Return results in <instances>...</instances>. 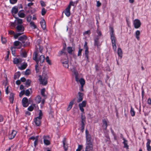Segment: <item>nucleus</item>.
Returning a JSON list of instances; mask_svg holds the SVG:
<instances>
[{
	"instance_id": "a211bd4d",
	"label": "nucleus",
	"mask_w": 151,
	"mask_h": 151,
	"mask_svg": "<svg viewBox=\"0 0 151 151\" xmlns=\"http://www.w3.org/2000/svg\"><path fill=\"white\" fill-rule=\"evenodd\" d=\"M70 8L69 6H68L64 11L65 14L68 17H69L70 15Z\"/></svg>"
},
{
	"instance_id": "338daca9",
	"label": "nucleus",
	"mask_w": 151,
	"mask_h": 151,
	"mask_svg": "<svg viewBox=\"0 0 151 151\" xmlns=\"http://www.w3.org/2000/svg\"><path fill=\"white\" fill-rule=\"evenodd\" d=\"M17 0H10V2L12 4H13L17 2Z\"/></svg>"
},
{
	"instance_id": "2f4dec72",
	"label": "nucleus",
	"mask_w": 151,
	"mask_h": 151,
	"mask_svg": "<svg viewBox=\"0 0 151 151\" xmlns=\"http://www.w3.org/2000/svg\"><path fill=\"white\" fill-rule=\"evenodd\" d=\"M41 98L40 96H37L35 98V100L36 103L39 104L41 101Z\"/></svg>"
},
{
	"instance_id": "7ed1b4c3",
	"label": "nucleus",
	"mask_w": 151,
	"mask_h": 151,
	"mask_svg": "<svg viewBox=\"0 0 151 151\" xmlns=\"http://www.w3.org/2000/svg\"><path fill=\"white\" fill-rule=\"evenodd\" d=\"M43 114L41 110L39 111V116L35 118L34 121L35 124L39 126H40L41 123V120L42 118Z\"/></svg>"
},
{
	"instance_id": "473e14b6",
	"label": "nucleus",
	"mask_w": 151,
	"mask_h": 151,
	"mask_svg": "<svg viewBox=\"0 0 151 151\" xmlns=\"http://www.w3.org/2000/svg\"><path fill=\"white\" fill-rule=\"evenodd\" d=\"M86 144H92L91 136L86 137Z\"/></svg>"
},
{
	"instance_id": "e2e57ef3",
	"label": "nucleus",
	"mask_w": 151,
	"mask_h": 151,
	"mask_svg": "<svg viewBox=\"0 0 151 151\" xmlns=\"http://www.w3.org/2000/svg\"><path fill=\"white\" fill-rule=\"evenodd\" d=\"M20 76V73L19 72H17L16 73L15 75V76H16V77L18 78Z\"/></svg>"
},
{
	"instance_id": "b1692460",
	"label": "nucleus",
	"mask_w": 151,
	"mask_h": 151,
	"mask_svg": "<svg viewBox=\"0 0 151 151\" xmlns=\"http://www.w3.org/2000/svg\"><path fill=\"white\" fill-rule=\"evenodd\" d=\"M85 113H81V124H85L86 122V117L84 115Z\"/></svg>"
},
{
	"instance_id": "5701e85b",
	"label": "nucleus",
	"mask_w": 151,
	"mask_h": 151,
	"mask_svg": "<svg viewBox=\"0 0 151 151\" xmlns=\"http://www.w3.org/2000/svg\"><path fill=\"white\" fill-rule=\"evenodd\" d=\"M63 148L65 151H66L68 149V145L66 144V139L64 138L63 141Z\"/></svg>"
},
{
	"instance_id": "72a5a7b5",
	"label": "nucleus",
	"mask_w": 151,
	"mask_h": 151,
	"mask_svg": "<svg viewBox=\"0 0 151 151\" xmlns=\"http://www.w3.org/2000/svg\"><path fill=\"white\" fill-rule=\"evenodd\" d=\"M37 59L41 63H42L45 60V56L43 55H41L40 56L39 58Z\"/></svg>"
},
{
	"instance_id": "e433bc0d",
	"label": "nucleus",
	"mask_w": 151,
	"mask_h": 151,
	"mask_svg": "<svg viewBox=\"0 0 151 151\" xmlns=\"http://www.w3.org/2000/svg\"><path fill=\"white\" fill-rule=\"evenodd\" d=\"M67 50L68 52L70 54H72V52L73 51L72 47H67Z\"/></svg>"
},
{
	"instance_id": "6e6d98bb",
	"label": "nucleus",
	"mask_w": 151,
	"mask_h": 151,
	"mask_svg": "<svg viewBox=\"0 0 151 151\" xmlns=\"http://www.w3.org/2000/svg\"><path fill=\"white\" fill-rule=\"evenodd\" d=\"M46 10L45 9V8H42L41 11V14L42 15H44L46 13Z\"/></svg>"
},
{
	"instance_id": "c9c22d12",
	"label": "nucleus",
	"mask_w": 151,
	"mask_h": 151,
	"mask_svg": "<svg viewBox=\"0 0 151 151\" xmlns=\"http://www.w3.org/2000/svg\"><path fill=\"white\" fill-rule=\"evenodd\" d=\"M140 34V32L139 31L137 30L136 31V32H135L136 37L138 40H139L140 39L139 36Z\"/></svg>"
},
{
	"instance_id": "423d86ee",
	"label": "nucleus",
	"mask_w": 151,
	"mask_h": 151,
	"mask_svg": "<svg viewBox=\"0 0 151 151\" xmlns=\"http://www.w3.org/2000/svg\"><path fill=\"white\" fill-rule=\"evenodd\" d=\"M133 24L135 28L138 29L140 27L141 23L139 19H135L134 21Z\"/></svg>"
},
{
	"instance_id": "774afa93",
	"label": "nucleus",
	"mask_w": 151,
	"mask_h": 151,
	"mask_svg": "<svg viewBox=\"0 0 151 151\" xmlns=\"http://www.w3.org/2000/svg\"><path fill=\"white\" fill-rule=\"evenodd\" d=\"M147 102L148 104L150 105L151 104V99L150 98H149L147 100Z\"/></svg>"
},
{
	"instance_id": "3c124183",
	"label": "nucleus",
	"mask_w": 151,
	"mask_h": 151,
	"mask_svg": "<svg viewBox=\"0 0 151 151\" xmlns=\"http://www.w3.org/2000/svg\"><path fill=\"white\" fill-rule=\"evenodd\" d=\"M45 60L46 62L49 65L51 64L50 60H49V58L48 56H47L45 58Z\"/></svg>"
},
{
	"instance_id": "c756f323",
	"label": "nucleus",
	"mask_w": 151,
	"mask_h": 151,
	"mask_svg": "<svg viewBox=\"0 0 151 151\" xmlns=\"http://www.w3.org/2000/svg\"><path fill=\"white\" fill-rule=\"evenodd\" d=\"M23 10H22L18 12V15L19 17L23 18L25 17V15L23 12Z\"/></svg>"
},
{
	"instance_id": "f3484780",
	"label": "nucleus",
	"mask_w": 151,
	"mask_h": 151,
	"mask_svg": "<svg viewBox=\"0 0 151 151\" xmlns=\"http://www.w3.org/2000/svg\"><path fill=\"white\" fill-rule=\"evenodd\" d=\"M147 142L146 143L147 150V151H151V147L150 145L151 143V140L149 139H147Z\"/></svg>"
},
{
	"instance_id": "f8f14e48",
	"label": "nucleus",
	"mask_w": 151,
	"mask_h": 151,
	"mask_svg": "<svg viewBox=\"0 0 151 151\" xmlns=\"http://www.w3.org/2000/svg\"><path fill=\"white\" fill-rule=\"evenodd\" d=\"M93 149V145L92 144H86L85 151H91Z\"/></svg>"
},
{
	"instance_id": "13d9d810",
	"label": "nucleus",
	"mask_w": 151,
	"mask_h": 151,
	"mask_svg": "<svg viewBox=\"0 0 151 151\" xmlns=\"http://www.w3.org/2000/svg\"><path fill=\"white\" fill-rule=\"evenodd\" d=\"M85 132H86V137H89V136H91L90 134L89 133V132L88 131V130L87 129H86V130Z\"/></svg>"
},
{
	"instance_id": "6e6552de",
	"label": "nucleus",
	"mask_w": 151,
	"mask_h": 151,
	"mask_svg": "<svg viewBox=\"0 0 151 151\" xmlns=\"http://www.w3.org/2000/svg\"><path fill=\"white\" fill-rule=\"evenodd\" d=\"M61 61L62 63L63 64V66L65 68H68L69 67L68 65V58L67 57H66L65 60L62 59L61 60Z\"/></svg>"
},
{
	"instance_id": "a18cd8bd",
	"label": "nucleus",
	"mask_w": 151,
	"mask_h": 151,
	"mask_svg": "<svg viewBox=\"0 0 151 151\" xmlns=\"http://www.w3.org/2000/svg\"><path fill=\"white\" fill-rule=\"evenodd\" d=\"M81 128L80 129L82 133H83L84 130L85 124H81Z\"/></svg>"
},
{
	"instance_id": "9b49d317",
	"label": "nucleus",
	"mask_w": 151,
	"mask_h": 151,
	"mask_svg": "<svg viewBox=\"0 0 151 151\" xmlns=\"http://www.w3.org/2000/svg\"><path fill=\"white\" fill-rule=\"evenodd\" d=\"M37 56L38 54L37 52H35L33 54V59L34 60H35L37 64L35 65V68L36 69L38 66L39 60L37 59Z\"/></svg>"
},
{
	"instance_id": "cd10ccee",
	"label": "nucleus",
	"mask_w": 151,
	"mask_h": 151,
	"mask_svg": "<svg viewBox=\"0 0 151 151\" xmlns=\"http://www.w3.org/2000/svg\"><path fill=\"white\" fill-rule=\"evenodd\" d=\"M117 54L119 57H120L121 58H122L123 54L122 51V49L120 47H119L118 48Z\"/></svg>"
},
{
	"instance_id": "c03bdc74",
	"label": "nucleus",
	"mask_w": 151,
	"mask_h": 151,
	"mask_svg": "<svg viewBox=\"0 0 151 151\" xmlns=\"http://www.w3.org/2000/svg\"><path fill=\"white\" fill-rule=\"evenodd\" d=\"M27 65L26 63H24L20 67H19V68L21 70H23L26 68Z\"/></svg>"
},
{
	"instance_id": "0e129e2a",
	"label": "nucleus",
	"mask_w": 151,
	"mask_h": 151,
	"mask_svg": "<svg viewBox=\"0 0 151 151\" xmlns=\"http://www.w3.org/2000/svg\"><path fill=\"white\" fill-rule=\"evenodd\" d=\"M25 94L26 96H28L30 94V92L29 90H27L25 91Z\"/></svg>"
},
{
	"instance_id": "393cba45",
	"label": "nucleus",
	"mask_w": 151,
	"mask_h": 151,
	"mask_svg": "<svg viewBox=\"0 0 151 151\" xmlns=\"http://www.w3.org/2000/svg\"><path fill=\"white\" fill-rule=\"evenodd\" d=\"M35 108H37V109H39L37 105H36L35 104H33L29 107L28 109L30 111H32Z\"/></svg>"
},
{
	"instance_id": "20e7f679",
	"label": "nucleus",
	"mask_w": 151,
	"mask_h": 151,
	"mask_svg": "<svg viewBox=\"0 0 151 151\" xmlns=\"http://www.w3.org/2000/svg\"><path fill=\"white\" fill-rule=\"evenodd\" d=\"M99 39L100 37L98 36H95L93 39L94 46L96 47L98 49L100 48L102 43L101 42H100Z\"/></svg>"
},
{
	"instance_id": "2eb2a0df",
	"label": "nucleus",
	"mask_w": 151,
	"mask_h": 151,
	"mask_svg": "<svg viewBox=\"0 0 151 151\" xmlns=\"http://www.w3.org/2000/svg\"><path fill=\"white\" fill-rule=\"evenodd\" d=\"M78 98L77 100V102L79 103L82 101L83 99V93L80 92H78Z\"/></svg>"
},
{
	"instance_id": "f257e3e1",
	"label": "nucleus",
	"mask_w": 151,
	"mask_h": 151,
	"mask_svg": "<svg viewBox=\"0 0 151 151\" xmlns=\"http://www.w3.org/2000/svg\"><path fill=\"white\" fill-rule=\"evenodd\" d=\"M114 30L113 28H111L110 29V35L112 43V46L113 50L116 51V38L115 37L114 34Z\"/></svg>"
},
{
	"instance_id": "bb28decb",
	"label": "nucleus",
	"mask_w": 151,
	"mask_h": 151,
	"mask_svg": "<svg viewBox=\"0 0 151 151\" xmlns=\"http://www.w3.org/2000/svg\"><path fill=\"white\" fill-rule=\"evenodd\" d=\"M89 51H85L84 53V55L85 58L86 59V63H88L89 62Z\"/></svg>"
},
{
	"instance_id": "f03ea898",
	"label": "nucleus",
	"mask_w": 151,
	"mask_h": 151,
	"mask_svg": "<svg viewBox=\"0 0 151 151\" xmlns=\"http://www.w3.org/2000/svg\"><path fill=\"white\" fill-rule=\"evenodd\" d=\"M24 27L22 24L18 25L16 27V32L18 33H16L14 35V37L16 39L18 37L23 33L24 31Z\"/></svg>"
},
{
	"instance_id": "0eeeda50",
	"label": "nucleus",
	"mask_w": 151,
	"mask_h": 151,
	"mask_svg": "<svg viewBox=\"0 0 151 151\" xmlns=\"http://www.w3.org/2000/svg\"><path fill=\"white\" fill-rule=\"evenodd\" d=\"M39 80L41 84L43 85H46L47 82V78H46L41 77V76H39Z\"/></svg>"
},
{
	"instance_id": "a19ab883",
	"label": "nucleus",
	"mask_w": 151,
	"mask_h": 151,
	"mask_svg": "<svg viewBox=\"0 0 151 151\" xmlns=\"http://www.w3.org/2000/svg\"><path fill=\"white\" fill-rule=\"evenodd\" d=\"M123 143L124 144V147L126 148L127 149H128L129 146L127 144V140H125V139H124V142Z\"/></svg>"
},
{
	"instance_id": "ddd939ff",
	"label": "nucleus",
	"mask_w": 151,
	"mask_h": 151,
	"mask_svg": "<svg viewBox=\"0 0 151 151\" xmlns=\"http://www.w3.org/2000/svg\"><path fill=\"white\" fill-rule=\"evenodd\" d=\"M44 139V142L45 145H48L50 144V142L48 140L49 139V136H44L43 137Z\"/></svg>"
},
{
	"instance_id": "052dcab7",
	"label": "nucleus",
	"mask_w": 151,
	"mask_h": 151,
	"mask_svg": "<svg viewBox=\"0 0 151 151\" xmlns=\"http://www.w3.org/2000/svg\"><path fill=\"white\" fill-rule=\"evenodd\" d=\"M91 32L90 30H88L87 31H85L84 33V35L88 34V35H90Z\"/></svg>"
},
{
	"instance_id": "1a4fd4ad",
	"label": "nucleus",
	"mask_w": 151,
	"mask_h": 151,
	"mask_svg": "<svg viewBox=\"0 0 151 151\" xmlns=\"http://www.w3.org/2000/svg\"><path fill=\"white\" fill-rule=\"evenodd\" d=\"M17 133V132L14 130H13L12 132H10L8 135L9 139H13Z\"/></svg>"
},
{
	"instance_id": "dca6fc26",
	"label": "nucleus",
	"mask_w": 151,
	"mask_h": 151,
	"mask_svg": "<svg viewBox=\"0 0 151 151\" xmlns=\"http://www.w3.org/2000/svg\"><path fill=\"white\" fill-rule=\"evenodd\" d=\"M14 45L16 47V48L18 49L20 48L22 46V43L18 41L14 42Z\"/></svg>"
},
{
	"instance_id": "6ab92c4d",
	"label": "nucleus",
	"mask_w": 151,
	"mask_h": 151,
	"mask_svg": "<svg viewBox=\"0 0 151 151\" xmlns=\"http://www.w3.org/2000/svg\"><path fill=\"white\" fill-rule=\"evenodd\" d=\"M75 75V80L76 82H78L79 79L78 78V72L75 69H74L73 71H72Z\"/></svg>"
},
{
	"instance_id": "8fccbe9b",
	"label": "nucleus",
	"mask_w": 151,
	"mask_h": 151,
	"mask_svg": "<svg viewBox=\"0 0 151 151\" xmlns=\"http://www.w3.org/2000/svg\"><path fill=\"white\" fill-rule=\"evenodd\" d=\"M75 2H73L72 1H70L69 4L68 6H69L70 8H71V6H74L75 4Z\"/></svg>"
},
{
	"instance_id": "49530a36",
	"label": "nucleus",
	"mask_w": 151,
	"mask_h": 151,
	"mask_svg": "<svg viewBox=\"0 0 151 151\" xmlns=\"http://www.w3.org/2000/svg\"><path fill=\"white\" fill-rule=\"evenodd\" d=\"M65 50V48H64L61 51L59 52L58 53V55L59 56L62 55L63 54L64 55H66V54H65V52H64Z\"/></svg>"
},
{
	"instance_id": "a878e982",
	"label": "nucleus",
	"mask_w": 151,
	"mask_h": 151,
	"mask_svg": "<svg viewBox=\"0 0 151 151\" xmlns=\"http://www.w3.org/2000/svg\"><path fill=\"white\" fill-rule=\"evenodd\" d=\"M40 24L42 28L45 29L46 28L45 22L44 19H42L40 22Z\"/></svg>"
},
{
	"instance_id": "412c9836",
	"label": "nucleus",
	"mask_w": 151,
	"mask_h": 151,
	"mask_svg": "<svg viewBox=\"0 0 151 151\" xmlns=\"http://www.w3.org/2000/svg\"><path fill=\"white\" fill-rule=\"evenodd\" d=\"M18 40L22 42V43L24 44L25 41L27 40V37L25 35H23L22 36H20Z\"/></svg>"
},
{
	"instance_id": "9d476101",
	"label": "nucleus",
	"mask_w": 151,
	"mask_h": 151,
	"mask_svg": "<svg viewBox=\"0 0 151 151\" xmlns=\"http://www.w3.org/2000/svg\"><path fill=\"white\" fill-rule=\"evenodd\" d=\"M107 121V119H104L102 120V126L104 130H106L107 129L108 126Z\"/></svg>"
},
{
	"instance_id": "f704fd0d",
	"label": "nucleus",
	"mask_w": 151,
	"mask_h": 151,
	"mask_svg": "<svg viewBox=\"0 0 151 151\" xmlns=\"http://www.w3.org/2000/svg\"><path fill=\"white\" fill-rule=\"evenodd\" d=\"M78 82L80 83L81 85H84L85 84V81L83 78H81L78 81Z\"/></svg>"
},
{
	"instance_id": "aec40b11",
	"label": "nucleus",
	"mask_w": 151,
	"mask_h": 151,
	"mask_svg": "<svg viewBox=\"0 0 151 151\" xmlns=\"http://www.w3.org/2000/svg\"><path fill=\"white\" fill-rule=\"evenodd\" d=\"M75 100L76 99H74L70 102L69 105L67 109V111H69L72 108L73 105L75 101Z\"/></svg>"
},
{
	"instance_id": "37998d69",
	"label": "nucleus",
	"mask_w": 151,
	"mask_h": 151,
	"mask_svg": "<svg viewBox=\"0 0 151 151\" xmlns=\"http://www.w3.org/2000/svg\"><path fill=\"white\" fill-rule=\"evenodd\" d=\"M84 47L85 49V51H88V47L87 46V42H85L84 44Z\"/></svg>"
},
{
	"instance_id": "7c9ffc66",
	"label": "nucleus",
	"mask_w": 151,
	"mask_h": 151,
	"mask_svg": "<svg viewBox=\"0 0 151 151\" xmlns=\"http://www.w3.org/2000/svg\"><path fill=\"white\" fill-rule=\"evenodd\" d=\"M22 62V60L21 58H15L13 60V62L15 64L21 63Z\"/></svg>"
},
{
	"instance_id": "bf43d9fd",
	"label": "nucleus",
	"mask_w": 151,
	"mask_h": 151,
	"mask_svg": "<svg viewBox=\"0 0 151 151\" xmlns=\"http://www.w3.org/2000/svg\"><path fill=\"white\" fill-rule=\"evenodd\" d=\"M30 71L29 70H27L25 72L24 74L26 75H28L30 73Z\"/></svg>"
},
{
	"instance_id": "c85d7f7f",
	"label": "nucleus",
	"mask_w": 151,
	"mask_h": 151,
	"mask_svg": "<svg viewBox=\"0 0 151 151\" xmlns=\"http://www.w3.org/2000/svg\"><path fill=\"white\" fill-rule=\"evenodd\" d=\"M14 94L13 93H11L9 96V100L10 103L12 104L13 102Z\"/></svg>"
},
{
	"instance_id": "680f3d73",
	"label": "nucleus",
	"mask_w": 151,
	"mask_h": 151,
	"mask_svg": "<svg viewBox=\"0 0 151 151\" xmlns=\"http://www.w3.org/2000/svg\"><path fill=\"white\" fill-rule=\"evenodd\" d=\"M31 17L30 16H28L27 17V20L28 22H30V21L31 19Z\"/></svg>"
},
{
	"instance_id": "4be33fe9",
	"label": "nucleus",
	"mask_w": 151,
	"mask_h": 151,
	"mask_svg": "<svg viewBox=\"0 0 151 151\" xmlns=\"http://www.w3.org/2000/svg\"><path fill=\"white\" fill-rule=\"evenodd\" d=\"M18 10L17 8L15 7H13L12 9L11 12L15 18H16L15 15L18 13Z\"/></svg>"
},
{
	"instance_id": "de8ad7c7",
	"label": "nucleus",
	"mask_w": 151,
	"mask_h": 151,
	"mask_svg": "<svg viewBox=\"0 0 151 151\" xmlns=\"http://www.w3.org/2000/svg\"><path fill=\"white\" fill-rule=\"evenodd\" d=\"M45 89L43 88L41 90V94L42 96L45 97V98H46V95L45 94Z\"/></svg>"
},
{
	"instance_id": "39448f33",
	"label": "nucleus",
	"mask_w": 151,
	"mask_h": 151,
	"mask_svg": "<svg viewBox=\"0 0 151 151\" xmlns=\"http://www.w3.org/2000/svg\"><path fill=\"white\" fill-rule=\"evenodd\" d=\"M86 101H83L81 103H79L78 104L79 109L82 112V113H84V110L83 108L86 107Z\"/></svg>"
},
{
	"instance_id": "864d4df0",
	"label": "nucleus",
	"mask_w": 151,
	"mask_h": 151,
	"mask_svg": "<svg viewBox=\"0 0 151 151\" xmlns=\"http://www.w3.org/2000/svg\"><path fill=\"white\" fill-rule=\"evenodd\" d=\"M11 50L12 51V54L13 55H15V48L14 47H12L11 48Z\"/></svg>"
},
{
	"instance_id": "603ef678",
	"label": "nucleus",
	"mask_w": 151,
	"mask_h": 151,
	"mask_svg": "<svg viewBox=\"0 0 151 151\" xmlns=\"http://www.w3.org/2000/svg\"><path fill=\"white\" fill-rule=\"evenodd\" d=\"M110 130L111 133H112V134H113V136L114 137V139H116V134L115 133L114 131L111 128L110 129Z\"/></svg>"
},
{
	"instance_id": "58836bf2",
	"label": "nucleus",
	"mask_w": 151,
	"mask_h": 151,
	"mask_svg": "<svg viewBox=\"0 0 151 151\" xmlns=\"http://www.w3.org/2000/svg\"><path fill=\"white\" fill-rule=\"evenodd\" d=\"M130 112L131 115L132 116H134L135 115V111H134V109L132 108V106L131 107Z\"/></svg>"
},
{
	"instance_id": "4d7b16f0",
	"label": "nucleus",
	"mask_w": 151,
	"mask_h": 151,
	"mask_svg": "<svg viewBox=\"0 0 151 151\" xmlns=\"http://www.w3.org/2000/svg\"><path fill=\"white\" fill-rule=\"evenodd\" d=\"M97 33L98 34V35L100 37V36H101L102 34L101 31L100 30H99L98 29L96 31Z\"/></svg>"
},
{
	"instance_id": "4c0bfd02",
	"label": "nucleus",
	"mask_w": 151,
	"mask_h": 151,
	"mask_svg": "<svg viewBox=\"0 0 151 151\" xmlns=\"http://www.w3.org/2000/svg\"><path fill=\"white\" fill-rule=\"evenodd\" d=\"M29 24L31 27L33 29H35L37 27L33 22H30Z\"/></svg>"
},
{
	"instance_id": "ea45409f",
	"label": "nucleus",
	"mask_w": 151,
	"mask_h": 151,
	"mask_svg": "<svg viewBox=\"0 0 151 151\" xmlns=\"http://www.w3.org/2000/svg\"><path fill=\"white\" fill-rule=\"evenodd\" d=\"M15 18L16 19L15 21H17L18 24H21L23 23V21L22 19L18 18L16 17Z\"/></svg>"
},
{
	"instance_id": "09e8293b",
	"label": "nucleus",
	"mask_w": 151,
	"mask_h": 151,
	"mask_svg": "<svg viewBox=\"0 0 151 151\" xmlns=\"http://www.w3.org/2000/svg\"><path fill=\"white\" fill-rule=\"evenodd\" d=\"M31 81L29 80H27L26 82V85L27 87H28L30 86Z\"/></svg>"
},
{
	"instance_id": "4468645a",
	"label": "nucleus",
	"mask_w": 151,
	"mask_h": 151,
	"mask_svg": "<svg viewBox=\"0 0 151 151\" xmlns=\"http://www.w3.org/2000/svg\"><path fill=\"white\" fill-rule=\"evenodd\" d=\"M22 104L24 107H27L29 105L27 99L25 97L23 98L22 100Z\"/></svg>"
},
{
	"instance_id": "5fc2aeb1",
	"label": "nucleus",
	"mask_w": 151,
	"mask_h": 151,
	"mask_svg": "<svg viewBox=\"0 0 151 151\" xmlns=\"http://www.w3.org/2000/svg\"><path fill=\"white\" fill-rule=\"evenodd\" d=\"M83 147V146L81 145H78V148L76 149V151H80Z\"/></svg>"
},
{
	"instance_id": "69168bd1",
	"label": "nucleus",
	"mask_w": 151,
	"mask_h": 151,
	"mask_svg": "<svg viewBox=\"0 0 151 151\" xmlns=\"http://www.w3.org/2000/svg\"><path fill=\"white\" fill-rule=\"evenodd\" d=\"M8 33L10 35H14L15 34L14 33V31L12 30H9L8 31Z\"/></svg>"
},
{
	"instance_id": "79ce46f5",
	"label": "nucleus",
	"mask_w": 151,
	"mask_h": 151,
	"mask_svg": "<svg viewBox=\"0 0 151 151\" xmlns=\"http://www.w3.org/2000/svg\"><path fill=\"white\" fill-rule=\"evenodd\" d=\"M83 50V49L81 48L80 46H79L78 47V52L77 55L78 56H81L82 55V52Z\"/></svg>"
}]
</instances>
